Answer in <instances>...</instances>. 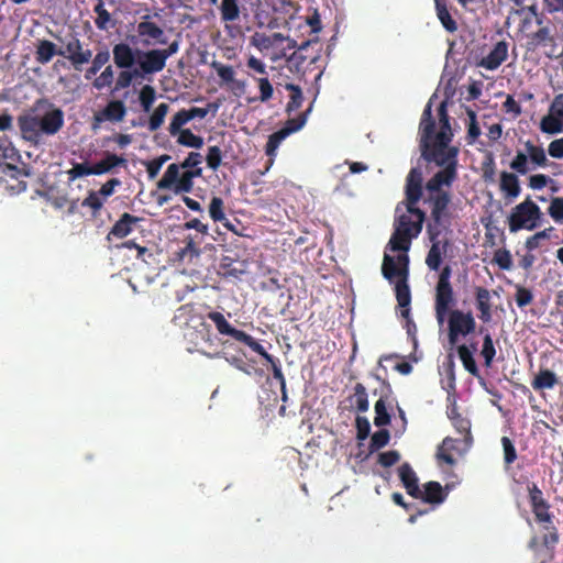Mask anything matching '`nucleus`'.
Here are the masks:
<instances>
[{"label":"nucleus","mask_w":563,"mask_h":563,"mask_svg":"<svg viewBox=\"0 0 563 563\" xmlns=\"http://www.w3.org/2000/svg\"><path fill=\"white\" fill-rule=\"evenodd\" d=\"M207 115L206 108H190V109H181L177 111L170 119V122L167 126L168 134L174 136L176 132L179 131V126H184L190 120L195 118L203 119Z\"/></svg>","instance_id":"21"},{"label":"nucleus","mask_w":563,"mask_h":563,"mask_svg":"<svg viewBox=\"0 0 563 563\" xmlns=\"http://www.w3.org/2000/svg\"><path fill=\"white\" fill-rule=\"evenodd\" d=\"M311 111V107L306 111L300 113L295 119H290L287 121V124L285 128H282L279 131L271 134L267 139L266 145H265V153L266 155L273 157L276 154V151L280 143L289 136L291 133H295L300 129L307 120L308 112ZM273 164V158H269L268 166L266 167L265 172L269 169V166Z\"/></svg>","instance_id":"10"},{"label":"nucleus","mask_w":563,"mask_h":563,"mask_svg":"<svg viewBox=\"0 0 563 563\" xmlns=\"http://www.w3.org/2000/svg\"><path fill=\"white\" fill-rule=\"evenodd\" d=\"M493 263L500 269L510 271L512 268V255L507 249H498L494 252Z\"/></svg>","instance_id":"51"},{"label":"nucleus","mask_w":563,"mask_h":563,"mask_svg":"<svg viewBox=\"0 0 563 563\" xmlns=\"http://www.w3.org/2000/svg\"><path fill=\"white\" fill-rule=\"evenodd\" d=\"M62 43L64 47L58 49V55L68 58L75 70H80L82 65L90 62L92 51L84 48L77 36L70 35L68 38L62 40Z\"/></svg>","instance_id":"11"},{"label":"nucleus","mask_w":563,"mask_h":563,"mask_svg":"<svg viewBox=\"0 0 563 563\" xmlns=\"http://www.w3.org/2000/svg\"><path fill=\"white\" fill-rule=\"evenodd\" d=\"M7 174L11 178L18 180L15 185L11 186L12 189H15L19 192L26 189V183L23 179H21L22 177L30 176V172L26 168L19 169L15 166L7 165Z\"/></svg>","instance_id":"48"},{"label":"nucleus","mask_w":563,"mask_h":563,"mask_svg":"<svg viewBox=\"0 0 563 563\" xmlns=\"http://www.w3.org/2000/svg\"><path fill=\"white\" fill-rule=\"evenodd\" d=\"M459 358L462 362L463 367L473 376L479 375L478 366L475 362L473 351L465 344H461L456 349Z\"/></svg>","instance_id":"35"},{"label":"nucleus","mask_w":563,"mask_h":563,"mask_svg":"<svg viewBox=\"0 0 563 563\" xmlns=\"http://www.w3.org/2000/svg\"><path fill=\"white\" fill-rule=\"evenodd\" d=\"M54 55H58V49L56 48V45L47 40H42L37 44L36 49V60L40 62L42 65H46Z\"/></svg>","instance_id":"38"},{"label":"nucleus","mask_w":563,"mask_h":563,"mask_svg":"<svg viewBox=\"0 0 563 563\" xmlns=\"http://www.w3.org/2000/svg\"><path fill=\"white\" fill-rule=\"evenodd\" d=\"M434 119L420 120V155L423 156L424 154L440 153L449 150L446 147H439L438 133H434Z\"/></svg>","instance_id":"16"},{"label":"nucleus","mask_w":563,"mask_h":563,"mask_svg":"<svg viewBox=\"0 0 563 563\" xmlns=\"http://www.w3.org/2000/svg\"><path fill=\"white\" fill-rule=\"evenodd\" d=\"M185 246L181 247L178 252H177V255L179 257L180 261H186V258H188L189 261H191L194 257H197L199 256V254L201 253V251L199 250V245L198 243L194 240V238L191 236H188L185 239Z\"/></svg>","instance_id":"47"},{"label":"nucleus","mask_w":563,"mask_h":563,"mask_svg":"<svg viewBox=\"0 0 563 563\" xmlns=\"http://www.w3.org/2000/svg\"><path fill=\"white\" fill-rule=\"evenodd\" d=\"M390 422V415L387 410L386 401L380 398L375 404V418L374 423L382 428V426H388Z\"/></svg>","instance_id":"53"},{"label":"nucleus","mask_w":563,"mask_h":563,"mask_svg":"<svg viewBox=\"0 0 563 563\" xmlns=\"http://www.w3.org/2000/svg\"><path fill=\"white\" fill-rule=\"evenodd\" d=\"M543 212L529 197L515 206L508 217L509 230L517 233L521 230L533 231L540 227Z\"/></svg>","instance_id":"5"},{"label":"nucleus","mask_w":563,"mask_h":563,"mask_svg":"<svg viewBox=\"0 0 563 563\" xmlns=\"http://www.w3.org/2000/svg\"><path fill=\"white\" fill-rule=\"evenodd\" d=\"M501 444L504 449V460L507 465L515 463L518 454L516 453V446L508 437L501 438Z\"/></svg>","instance_id":"61"},{"label":"nucleus","mask_w":563,"mask_h":563,"mask_svg":"<svg viewBox=\"0 0 563 563\" xmlns=\"http://www.w3.org/2000/svg\"><path fill=\"white\" fill-rule=\"evenodd\" d=\"M243 344L251 347L254 352L261 354V356L264 358L266 363L271 365V367L273 366V364H277L279 362L278 358H274L272 354L267 353L266 350L262 346V344L250 334L246 336Z\"/></svg>","instance_id":"49"},{"label":"nucleus","mask_w":563,"mask_h":563,"mask_svg":"<svg viewBox=\"0 0 563 563\" xmlns=\"http://www.w3.org/2000/svg\"><path fill=\"white\" fill-rule=\"evenodd\" d=\"M553 231V227H548V229L537 232L534 235L528 238L526 240L525 246L528 251H533L539 247V241L548 240L551 236V232Z\"/></svg>","instance_id":"58"},{"label":"nucleus","mask_w":563,"mask_h":563,"mask_svg":"<svg viewBox=\"0 0 563 563\" xmlns=\"http://www.w3.org/2000/svg\"><path fill=\"white\" fill-rule=\"evenodd\" d=\"M508 57V43L500 41L490 49L487 56L479 62V66L487 70H495Z\"/></svg>","instance_id":"23"},{"label":"nucleus","mask_w":563,"mask_h":563,"mask_svg":"<svg viewBox=\"0 0 563 563\" xmlns=\"http://www.w3.org/2000/svg\"><path fill=\"white\" fill-rule=\"evenodd\" d=\"M474 292L476 308L479 311L478 318L484 322H489L492 320L490 292L483 286H476Z\"/></svg>","instance_id":"28"},{"label":"nucleus","mask_w":563,"mask_h":563,"mask_svg":"<svg viewBox=\"0 0 563 563\" xmlns=\"http://www.w3.org/2000/svg\"><path fill=\"white\" fill-rule=\"evenodd\" d=\"M255 79H256L260 90H261L260 100L262 102H267L268 100L272 99V96L274 92L272 84L269 82V80L266 77H261V78H255Z\"/></svg>","instance_id":"64"},{"label":"nucleus","mask_w":563,"mask_h":563,"mask_svg":"<svg viewBox=\"0 0 563 563\" xmlns=\"http://www.w3.org/2000/svg\"><path fill=\"white\" fill-rule=\"evenodd\" d=\"M351 405L355 406L358 412L368 410V397L365 386L362 383H356L354 387V395L350 398Z\"/></svg>","instance_id":"39"},{"label":"nucleus","mask_w":563,"mask_h":563,"mask_svg":"<svg viewBox=\"0 0 563 563\" xmlns=\"http://www.w3.org/2000/svg\"><path fill=\"white\" fill-rule=\"evenodd\" d=\"M482 355L484 356V365L489 367L493 363V360L496 355V349L493 343V339L489 333H486L484 336Z\"/></svg>","instance_id":"56"},{"label":"nucleus","mask_w":563,"mask_h":563,"mask_svg":"<svg viewBox=\"0 0 563 563\" xmlns=\"http://www.w3.org/2000/svg\"><path fill=\"white\" fill-rule=\"evenodd\" d=\"M156 100V90L151 85H144L139 91V102L144 112H148Z\"/></svg>","instance_id":"42"},{"label":"nucleus","mask_w":563,"mask_h":563,"mask_svg":"<svg viewBox=\"0 0 563 563\" xmlns=\"http://www.w3.org/2000/svg\"><path fill=\"white\" fill-rule=\"evenodd\" d=\"M285 88L291 92L290 100L287 104L286 110H287V112H294V111L298 110L302 104V101H303L302 90L299 86H297L296 84H292V82L286 84Z\"/></svg>","instance_id":"44"},{"label":"nucleus","mask_w":563,"mask_h":563,"mask_svg":"<svg viewBox=\"0 0 563 563\" xmlns=\"http://www.w3.org/2000/svg\"><path fill=\"white\" fill-rule=\"evenodd\" d=\"M174 136H177V143L179 145L192 148H201L203 145V140L201 136L196 135L188 128H179V131L175 133Z\"/></svg>","instance_id":"36"},{"label":"nucleus","mask_w":563,"mask_h":563,"mask_svg":"<svg viewBox=\"0 0 563 563\" xmlns=\"http://www.w3.org/2000/svg\"><path fill=\"white\" fill-rule=\"evenodd\" d=\"M558 384V376L549 368H540L531 382V386L536 390L551 389Z\"/></svg>","instance_id":"31"},{"label":"nucleus","mask_w":563,"mask_h":563,"mask_svg":"<svg viewBox=\"0 0 563 563\" xmlns=\"http://www.w3.org/2000/svg\"><path fill=\"white\" fill-rule=\"evenodd\" d=\"M211 67L218 76L227 84H233L236 88L243 89L244 82L234 79V70L232 66L223 65L222 62L213 60Z\"/></svg>","instance_id":"37"},{"label":"nucleus","mask_w":563,"mask_h":563,"mask_svg":"<svg viewBox=\"0 0 563 563\" xmlns=\"http://www.w3.org/2000/svg\"><path fill=\"white\" fill-rule=\"evenodd\" d=\"M446 496L448 494L444 493L439 482L430 481L423 485L422 495L419 499L427 504H441L445 500Z\"/></svg>","instance_id":"29"},{"label":"nucleus","mask_w":563,"mask_h":563,"mask_svg":"<svg viewBox=\"0 0 563 563\" xmlns=\"http://www.w3.org/2000/svg\"><path fill=\"white\" fill-rule=\"evenodd\" d=\"M168 103H161L156 107L148 119L147 128L150 132H156L161 129L166 115L168 114Z\"/></svg>","instance_id":"40"},{"label":"nucleus","mask_w":563,"mask_h":563,"mask_svg":"<svg viewBox=\"0 0 563 563\" xmlns=\"http://www.w3.org/2000/svg\"><path fill=\"white\" fill-rule=\"evenodd\" d=\"M408 213H402L395 219V228L407 231L412 238H418L423 230L426 213L418 207L406 206Z\"/></svg>","instance_id":"12"},{"label":"nucleus","mask_w":563,"mask_h":563,"mask_svg":"<svg viewBox=\"0 0 563 563\" xmlns=\"http://www.w3.org/2000/svg\"><path fill=\"white\" fill-rule=\"evenodd\" d=\"M438 114L441 123L440 131L438 132V145L439 147L452 148L454 147L451 145L454 134L452 133V125L444 102L439 106Z\"/></svg>","instance_id":"24"},{"label":"nucleus","mask_w":563,"mask_h":563,"mask_svg":"<svg viewBox=\"0 0 563 563\" xmlns=\"http://www.w3.org/2000/svg\"><path fill=\"white\" fill-rule=\"evenodd\" d=\"M179 49V42H170L166 48L142 49V56L146 58L154 74H158L166 68L168 57L175 55Z\"/></svg>","instance_id":"15"},{"label":"nucleus","mask_w":563,"mask_h":563,"mask_svg":"<svg viewBox=\"0 0 563 563\" xmlns=\"http://www.w3.org/2000/svg\"><path fill=\"white\" fill-rule=\"evenodd\" d=\"M141 218L133 216L131 213H123L119 220L114 222L111 227V230L108 234L109 236H114L117 239H123L130 235L133 232V227L136 222H139Z\"/></svg>","instance_id":"27"},{"label":"nucleus","mask_w":563,"mask_h":563,"mask_svg":"<svg viewBox=\"0 0 563 563\" xmlns=\"http://www.w3.org/2000/svg\"><path fill=\"white\" fill-rule=\"evenodd\" d=\"M423 195V172L413 167L409 172L405 186V206L417 207Z\"/></svg>","instance_id":"17"},{"label":"nucleus","mask_w":563,"mask_h":563,"mask_svg":"<svg viewBox=\"0 0 563 563\" xmlns=\"http://www.w3.org/2000/svg\"><path fill=\"white\" fill-rule=\"evenodd\" d=\"M206 163H207V166L212 170H217L221 166L222 151L219 146L213 145V146L208 147V152L206 155Z\"/></svg>","instance_id":"55"},{"label":"nucleus","mask_w":563,"mask_h":563,"mask_svg":"<svg viewBox=\"0 0 563 563\" xmlns=\"http://www.w3.org/2000/svg\"><path fill=\"white\" fill-rule=\"evenodd\" d=\"M467 114L470 118L468 129H467V143L473 144L476 142V140L481 136V128L477 121L476 112L468 109Z\"/></svg>","instance_id":"54"},{"label":"nucleus","mask_w":563,"mask_h":563,"mask_svg":"<svg viewBox=\"0 0 563 563\" xmlns=\"http://www.w3.org/2000/svg\"><path fill=\"white\" fill-rule=\"evenodd\" d=\"M434 5L437 16L442 23V25L445 27V31L450 32L451 34H454V32L457 30V23L450 13L446 2L444 0H434Z\"/></svg>","instance_id":"33"},{"label":"nucleus","mask_w":563,"mask_h":563,"mask_svg":"<svg viewBox=\"0 0 563 563\" xmlns=\"http://www.w3.org/2000/svg\"><path fill=\"white\" fill-rule=\"evenodd\" d=\"M201 177V168L180 173L178 164H170L164 176L158 180V189H172L175 195L190 192L195 186V178Z\"/></svg>","instance_id":"7"},{"label":"nucleus","mask_w":563,"mask_h":563,"mask_svg":"<svg viewBox=\"0 0 563 563\" xmlns=\"http://www.w3.org/2000/svg\"><path fill=\"white\" fill-rule=\"evenodd\" d=\"M427 233L431 246L427 253L424 263L430 271L437 272L441 268L443 255L446 256L448 252L452 249V242L449 239L443 241L439 240L441 229L431 227V223H427Z\"/></svg>","instance_id":"8"},{"label":"nucleus","mask_w":563,"mask_h":563,"mask_svg":"<svg viewBox=\"0 0 563 563\" xmlns=\"http://www.w3.org/2000/svg\"><path fill=\"white\" fill-rule=\"evenodd\" d=\"M390 441V432L386 429H382L372 435L369 450L371 452L379 450L387 445Z\"/></svg>","instance_id":"57"},{"label":"nucleus","mask_w":563,"mask_h":563,"mask_svg":"<svg viewBox=\"0 0 563 563\" xmlns=\"http://www.w3.org/2000/svg\"><path fill=\"white\" fill-rule=\"evenodd\" d=\"M207 317L214 322L218 332L222 335L232 336L233 340L240 343H243L249 335L244 331L232 328L224 314L219 311H210Z\"/></svg>","instance_id":"22"},{"label":"nucleus","mask_w":563,"mask_h":563,"mask_svg":"<svg viewBox=\"0 0 563 563\" xmlns=\"http://www.w3.org/2000/svg\"><path fill=\"white\" fill-rule=\"evenodd\" d=\"M548 214L558 223L563 222V198H553L548 207Z\"/></svg>","instance_id":"60"},{"label":"nucleus","mask_w":563,"mask_h":563,"mask_svg":"<svg viewBox=\"0 0 563 563\" xmlns=\"http://www.w3.org/2000/svg\"><path fill=\"white\" fill-rule=\"evenodd\" d=\"M136 33L142 38V44L150 46L151 40L158 44H166L165 31L156 22L141 21L136 25Z\"/></svg>","instance_id":"20"},{"label":"nucleus","mask_w":563,"mask_h":563,"mask_svg":"<svg viewBox=\"0 0 563 563\" xmlns=\"http://www.w3.org/2000/svg\"><path fill=\"white\" fill-rule=\"evenodd\" d=\"M51 110L42 115H24L19 118V129L24 140L37 145L43 135L57 134L65 123L64 111L49 104Z\"/></svg>","instance_id":"3"},{"label":"nucleus","mask_w":563,"mask_h":563,"mask_svg":"<svg viewBox=\"0 0 563 563\" xmlns=\"http://www.w3.org/2000/svg\"><path fill=\"white\" fill-rule=\"evenodd\" d=\"M128 161L125 157L104 151L101 161H97L96 164H93L95 175L112 173L117 167H124Z\"/></svg>","instance_id":"26"},{"label":"nucleus","mask_w":563,"mask_h":563,"mask_svg":"<svg viewBox=\"0 0 563 563\" xmlns=\"http://www.w3.org/2000/svg\"><path fill=\"white\" fill-rule=\"evenodd\" d=\"M174 321L179 327H208L205 322V306L196 302L180 306L174 314Z\"/></svg>","instance_id":"13"},{"label":"nucleus","mask_w":563,"mask_h":563,"mask_svg":"<svg viewBox=\"0 0 563 563\" xmlns=\"http://www.w3.org/2000/svg\"><path fill=\"white\" fill-rule=\"evenodd\" d=\"M141 53L142 49L124 42L112 46L113 63L117 68L121 69L115 80L114 90L130 87L134 79H144L155 75Z\"/></svg>","instance_id":"1"},{"label":"nucleus","mask_w":563,"mask_h":563,"mask_svg":"<svg viewBox=\"0 0 563 563\" xmlns=\"http://www.w3.org/2000/svg\"><path fill=\"white\" fill-rule=\"evenodd\" d=\"M208 212L210 218L216 222L227 220L223 199L213 197L209 203Z\"/></svg>","instance_id":"52"},{"label":"nucleus","mask_w":563,"mask_h":563,"mask_svg":"<svg viewBox=\"0 0 563 563\" xmlns=\"http://www.w3.org/2000/svg\"><path fill=\"white\" fill-rule=\"evenodd\" d=\"M128 109L123 101L111 100L101 110L93 114V125L101 124L106 121L121 122L126 117Z\"/></svg>","instance_id":"18"},{"label":"nucleus","mask_w":563,"mask_h":563,"mask_svg":"<svg viewBox=\"0 0 563 563\" xmlns=\"http://www.w3.org/2000/svg\"><path fill=\"white\" fill-rule=\"evenodd\" d=\"M449 316V341L451 344L457 342L459 336H466L476 329V321L471 311L464 312L459 309H450Z\"/></svg>","instance_id":"9"},{"label":"nucleus","mask_w":563,"mask_h":563,"mask_svg":"<svg viewBox=\"0 0 563 563\" xmlns=\"http://www.w3.org/2000/svg\"><path fill=\"white\" fill-rule=\"evenodd\" d=\"M93 11L97 14V18L95 20L97 27L100 30H107L111 21V15L104 8V0H97ZM113 25V23L110 24V26Z\"/></svg>","instance_id":"43"},{"label":"nucleus","mask_w":563,"mask_h":563,"mask_svg":"<svg viewBox=\"0 0 563 563\" xmlns=\"http://www.w3.org/2000/svg\"><path fill=\"white\" fill-rule=\"evenodd\" d=\"M110 54L107 49L99 51L91 60V66L86 70L85 78L91 79L109 60Z\"/></svg>","instance_id":"41"},{"label":"nucleus","mask_w":563,"mask_h":563,"mask_svg":"<svg viewBox=\"0 0 563 563\" xmlns=\"http://www.w3.org/2000/svg\"><path fill=\"white\" fill-rule=\"evenodd\" d=\"M243 344L251 347L254 352L261 354V356L264 358L266 363L271 365V367L273 366V364H277L279 362L278 358H274L272 354L267 353L266 350L262 346V344L250 334L246 336Z\"/></svg>","instance_id":"50"},{"label":"nucleus","mask_w":563,"mask_h":563,"mask_svg":"<svg viewBox=\"0 0 563 563\" xmlns=\"http://www.w3.org/2000/svg\"><path fill=\"white\" fill-rule=\"evenodd\" d=\"M515 301L519 308H525L533 301V295L529 288L517 285V292H515Z\"/></svg>","instance_id":"59"},{"label":"nucleus","mask_w":563,"mask_h":563,"mask_svg":"<svg viewBox=\"0 0 563 563\" xmlns=\"http://www.w3.org/2000/svg\"><path fill=\"white\" fill-rule=\"evenodd\" d=\"M540 129L545 134H558L562 132L563 124L560 118L550 113L542 118Z\"/></svg>","instance_id":"46"},{"label":"nucleus","mask_w":563,"mask_h":563,"mask_svg":"<svg viewBox=\"0 0 563 563\" xmlns=\"http://www.w3.org/2000/svg\"><path fill=\"white\" fill-rule=\"evenodd\" d=\"M113 69L111 66H107L101 75L97 77L93 81V86L98 89H103L104 87H109L113 81Z\"/></svg>","instance_id":"63"},{"label":"nucleus","mask_w":563,"mask_h":563,"mask_svg":"<svg viewBox=\"0 0 563 563\" xmlns=\"http://www.w3.org/2000/svg\"><path fill=\"white\" fill-rule=\"evenodd\" d=\"M427 201L431 203V225L441 228L452 201L451 194H429Z\"/></svg>","instance_id":"19"},{"label":"nucleus","mask_w":563,"mask_h":563,"mask_svg":"<svg viewBox=\"0 0 563 563\" xmlns=\"http://www.w3.org/2000/svg\"><path fill=\"white\" fill-rule=\"evenodd\" d=\"M412 235L408 234L407 231H400L395 227L394 233L389 239V249L391 251H400L401 254H407L410 249Z\"/></svg>","instance_id":"32"},{"label":"nucleus","mask_w":563,"mask_h":563,"mask_svg":"<svg viewBox=\"0 0 563 563\" xmlns=\"http://www.w3.org/2000/svg\"><path fill=\"white\" fill-rule=\"evenodd\" d=\"M398 476L405 486L407 494L413 498H420L421 489L419 486V478L408 463H404L399 466Z\"/></svg>","instance_id":"25"},{"label":"nucleus","mask_w":563,"mask_h":563,"mask_svg":"<svg viewBox=\"0 0 563 563\" xmlns=\"http://www.w3.org/2000/svg\"><path fill=\"white\" fill-rule=\"evenodd\" d=\"M69 179L74 180L84 176L95 175V168L92 166H88L87 164H74L70 170L68 172Z\"/></svg>","instance_id":"62"},{"label":"nucleus","mask_w":563,"mask_h":563,"mask_svg":"<svg viewBox=\"0 0 563 563\" xmlns=\"http://www.w3.org/2000/svg\"><path fill=\"white\" fill-rule=\"evenodd\" d=\"M457 155L459 147H451L445 152H433L422 156L424 162H432L442 168L426 183L424 187L429 191V195L448 192L443 190L442 187L452 186V183L457 178Z\"/></svg>","instance_id":"4"},{"label":"nucleus","mask_w":563,"mask_h":563,"mask_svg":"<svg viewBox=\"0 0 563 563\" xmlns=\"http://www.w3.org/2000/svg\"><path fill=\"white\" fill-rule=\"evenodd\" d=\"M221 21L224 22V31L228 36L234 38L242 34L241 27L234 22L240 19L241 5L239 0H221L219 7Z\"/></svg>","instance_id":"14"},{"label":"nucleus","mask_w":563,"mask_h":563,"mask_svg":"<svg viewBox=\"0 0 563 563\" xmlns=\"http://www.w3.org/2000/svg\"><path fill=\"white\" fill-rule=\"evenodd\" d=\"M499 187L507 199L512 200L520 195L518 176L514 173L503 172L500 174Z\"/></svg>","instance_id":"30"},{"label":"nucleus","mask_w":563,"mask_h":563,"mask_svg":"<svg viewBox=\"0 0 563 563\" xmlns=\"http://www.w3.org/2000/svg\"><path fill=\"white\" fill-rule=\"evenodd\" d=\"M452 267L446 265L439 274L434 292V311L439 324H443L450 309L455 303L454 289L451 283Z\"/></svg>","instance_id":"6"},{"label":"nucleus","mask_w":563,"mask_h":563,"mask_svg":"<svg viewBox=\"0 0 563 563\" xmlns=\"http://www.w3.org/2000/svg\"><path fill=\"white\" fill-rule=\"evenodd\" d=\"M455 442L453 438L448 437L438 446L437 460L439 464L454 466L455 457L452 455V451L455 450Z\"/></svg>","instance_id":"34"},{"label":"nucleus","mask_w":563,"mask_h":563,"mask_svg":"<svg viewBox=\"0 0 563 563\" xmlns=\"http://www.w3.org/2000/svg\"><path fill=\"white\" fill-rule=\"evenodd\" d=\"M382 273L390 283L395 280V297L401 310V316L408 318L410 314L411 292L408 285L409 276V256L408 254H398L396 257L385 254L383 260Z\"/></svg>","instance_id":"2"},{"label":"nucleus","mask_w":563,"mask_h":563,"mask_svg":"<svg viewBox=\"0 0 563 563\" xmlns=\"http://www.w3.org/2000/svg\"><path fill=\"white\" fill-rule=\"evenodd\" d=\"M526 151L537 166H547V153L543 147L534 145L532 142L527 141L525 143Z\"/></svg>","instance_id":"45"}]
</instances>
